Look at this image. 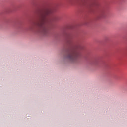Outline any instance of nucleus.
Here are the masks:
<instances>
[{
  "mask_svg": "<svg viewBox=\"0 0 127 127\" xmlns=\"http://www.w3.org/2000/svg\"><path fill=\"white\" fill-rule=\"evenodd\" d=\"M55 9H47L43 13L40 14L37 20L34 23L33 26L37 29L38 32H40L43 35H47L48 31L52 21L53 19H48L47 16L53 13V11Z\"/></svg>",
  "mask_w": 127,
  "mask_h": 127,
  "instance_id": "f257e3e1",
  "label": "nucleus"
},
{
  "mask_svg": "<svg viewBox=\"0 0 127 127\" xmlns=\"http://www.w3.org/2000/svg\"><path fill=\"white\" fill-rule=\"evenodd\" d=\"M81 56V53L76 49H71L67 56V58L72 62H74Z\"/></svg>",
  "mask_w": 127,
  "mask_h": 127,
  "instance_id": "f03ea898",
  "label": "nucleus"
},
{
  "mask_svg": "<svg viewBox=\"0 0 127 127\" xmlns=\"http://www.w3.org/2000/svg\"><path fill=\"white\" fill-rule=\"evenodd\" d=\"M67 39L68 43L71 45L72 44V36L68 35Z\"/></svg>",
  "mask_w": 127,
  "mask_h": 127,
  "instance_id": "7ed1b4c3",
  "label": "nucleus"
}]
</instances>
